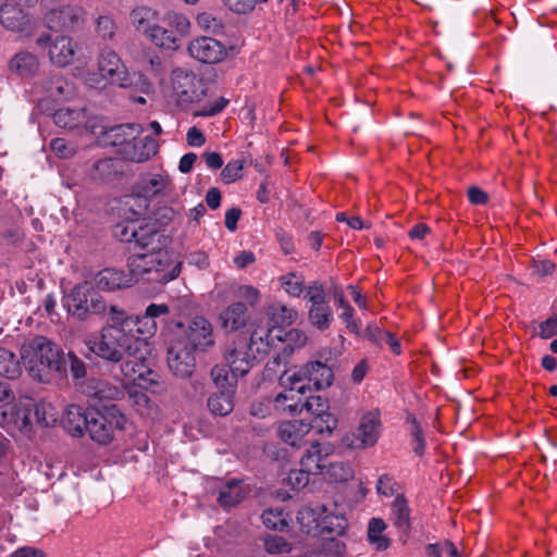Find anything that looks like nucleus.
<instances>
[{
    "instance_id": "obj_57",
    "label": "nucleus",
    "mask_w": 557,
    "mask_h": 557,
    "mask_svg": "<svg viewBox=\"0 0 557 557\" xmlns=\"http://www.w3.org/2000/svg\"><path fill=\"white\" fill-rule=\"evenodd\" d=\"M409 420L411 423L412 449L417 455L421 456L425 447L423 432L414 417H411Z\"/></svg>"
},
{
    "instance_id": "obj_55",
    "label": "nucleus",
    "mask_w": 557,
    "mask_h": 557,
    "mask_svg": "<svg viewBox=\"0 0 557 557\" xmlns=\"http://www.w3.org/2000/svg\"><path fill=\"white\" fill-rule=\"evenodd\" d=\"M197 24L205 30L212 33H219L223 28V24L220 18L214 16L210 12H201L196 17Z\"/></svg>"
},
{
    "instance_id": "obj_51",
    "label": "nucleus",
    "mask_w": 557,
    "mask_h": 557,
    "mask_svg": "<svg viewBox=\"0 0 557 557\" xmlns=\"http://www.w3.org/2000/svg\"><path fill=\"white\" fill-rule=\"evenodd\" d=\"M95 30L102 39H112L117 30V26L111 15L102 14L96 18Z\"/></svg>"
},
{
    "instance_id": "obj_23",
    "label": "nucleus",
    "mask_w": 557,
    "mask_h": 557,
    "mask_svg": "<svg viewBox=\"0 0 557 557\" xmlns=\"http://www.w3.org/2000/svg\"><path fill=\"white\" fill-rule=\"evenodd\" d=\"M0 23L9 30L25 33L30 29V18L21 8L4 3L0 8Z\"/></svg>"
},
{
    "instance_id": "obj_10",
    "label": "nucleus",
    "mask_w": 557,
    "mask_h": 557,
    "mask_svg": "<svg viewBox=\"0 0 557 557\" xmlns=\"http://www.w3.org/2000/svg\"><path fill=\"white\" fill-rule=\"evenodd\" d=\"M86 21V12L77 3L59 2L53 4L44 16V23L53 32H74Z\"/></svg>"
},
{
    "instance_id": "obj_26",
    "label": "nucleus",
    "mask_w": 557,
    "mask_h": 557,
    "mask_svg": "<svg viewBox=\"0 0 557 557\" xmlns=\"http://www.w3.org/2000/svg\"><path fill=\"white\" fill-rule=\"evenodd\" d=\"M90 408L79 405H69L64 411L63 425L72 436H83L88 425Z\"/></svg>"
},
{
    "instance_id": "obj_45",
    "label": "nucleus",
    "mask_w": 557,
    "mask_h": 557,
    "mask_svg": "<svg viewBox=\"0 0 557 557\" xmlns=\"http://www.w3.org/2000/svg\"><path fill=\"white\" fill-rule=\"evenodd\" d=\"M308 318L313 326L320 331H324L330 327L333 321V311L329 304L311 306Z\"/></svg>"
},
{
    "instance_id": "obj_47",
    "label": "nucleus",
    "mask_w": 557,
    "mask_h": 557,
    "mask_svg": "<svg viewBox=\"0 0 557 557\" xmlns=\"http://www.w3.org/2000/svg\"><path fill=\"white\" fill-rule=\"evenodd\" d=\"M33 422L48 426L57 421V412L52 404L34 399V407H32Z\"/></svg>"
},
{
    "instance_id": "obj_32",
    "label": "nucleus",
    "mask_w": 557,
    "mask_h": 557,
    "mask_svg": "<svg viewBox=\"0 0 557 557\" xmlns=\"http://www.w3.org/2000/svg\"><path fill=\"white\" fill-rule=\"evenodd\" d=\"M42 89L48 99L61 101L74 96L73 84L60 75H53L42 82Z\"/></svg>"
},
{
    "instance_id": "obj_49",
    "label": "nucleus",
    "mask_w": 557,
    "mask_h": 557,
    "mask_svg": "<svg viewBox=\"0 0 557 557\" xmlns=\"http://www.w3.org/2000/svg\"><path fill=\"white\" fill-rule=\"evenodd\" d=\"M283 344L282 349H286L288 356H290L296 348L305 346L307 343L306 334L297 329H292L287 332L282 333V339H277Z\"/></svg>"
},
{
    "instance_id": "obj_37",
    "label": "nucleus",
    "mask_w": 557,
    "mask_h": 557,
    "mask_svg": "<svg viewBox=\"0 0 557 557\" xmlns=\"http://www.w3.org/2000/svg\"><path fill=\"white\" fill-rule=\"evenodd\" d=\"M391 519L393 524L403 532L410 530V508L404 495H397L391 506Z\"/></svg>"
},
{
    "instance_id": "obj_20",
    "label": "nucleus",
    "mask_w": 557,
    "mask_h": 557,
    "mask_svg": "<svg viewBox=\"0 0 557 557\" xmlns=\"http://www.w3.org/2000/svg\"><path fill=\"white\" fill-rule=\"evenodd\" d=\"M157 151L158 144L152 137L139 135L131 139L124 149H120L124 159L138 163L149 160Z\"/></svg>"
},
{
    "instance_id": "obj_15",
    "label": "nucleus",
    "mask_w": 557,
    "mask_h": 557,
    "mask_svg": "<svg viewBox=\"0 0 557 557\" xmlns=\"http://www.w3.org/2000/svg\"><path fill=\"white\" fill-rule=\"evenodd\" d=\"M187 50L191 58L207 64L219 63L227 55L226 47L221 41L207 36L193 39Z\"/></svg>"
},
{
    "instance_id": "obj_33",
    "label": "nucleus",
    "mask_w": 557,
    "mask_h": 557,
    "mask_svg": "<svg viewBox=\"0 0 557 557\" xmlns=\"http://www.w3.org/2000/svg\"><path fill=\"white\" fill-rule=\"evenodd\" d=\"M129 22L136 32L146 36L159 23V13L149 7L139 5L131 11Z\"/></svg>"
},
{
    "instance_id": "obj_35",
    "label": "nucleus",
    "mask_w": 557,
    "mask_h": 557,
    "mask_svg": "<svg viewBox=\"0 0 557 557\" xmlns=\"http://www.w3.org/2000/svg\"><path fill=\"white\" fill-rule=\"evenodd\" d=\"M39 63L33 53L28 51L17 52L9 63V69L12 73L17 74L18 76H33L38 71Z\"/></svg>"
},
{
    "instance_id": "obj_31",
    "label": "nucleus",
    "mask_w": 557,
    "mask_h": 557,
    "mask_svg": "<svg viewBox=\"0 0 557 557\" xmlns=\"http://www.w3.org/2000/svg\"><path fill=\"white\" fill-rule=\"evenodd\" d=\"M75 55L74 44L71 37L59 36L52 41L49 49L50 61L58 66H66Z\"/></svg>"
},
{
    "instance_id": "obj_18",
    "label": "nucleus",
    "mask_w": 557,
    "mask_h": 557,
    "mask_svg": "<svg viewBox=\"0 0 557 557\" xmlns=\"http://www.w3.org/2000/svg\"><path fill=\"white\" fill-rule=\"evenodd\" d=\"M267 314L269 319L268 325L258 326L257 329L270 330L269 341L272 347L274 339H282L283 329L289 326L295 321L297 313L284 305H273L268 309Z\"/></svg>"
},
{
    "instance_id": "obj_13",
    "label": "nucleus",
    "mask_w": 557,
    "mask_h": 557,
    "mask_svg": "<svg viewBox=\"0 0 557 557\" xmlns=\"http://www.w3.org/2000/svg\"><path fill=\"white\" fill-rule=\"evenodd\" d=\"M195 351L182 341L174 338L168 349V366L174 375L189 377L196 368Z\"/></svg>"
},
{
    "instance_id": "obj_38",
    "label": "nucleus",
    "mask_w": 557,
    "mask_h": 557,
    "mask_svg": "<svg viewBox=\"0 0 557 557\" xmlns=\"http://www.w3.org/2000/svg\"><path fill=\"white\" fill-rule=\"evenodd\" d=\"M284 387V392L278 393L274 398V406L275 409L278 411H282L284 413L292 414L290 409L288 408V405L296 403V401H302L301 395H304L306 391L305 384L297 385H281Z\"/></svg>"
},
{
    "instance_id": "obj_17",
    "label": "nucleus",
    "mask_w": 557,
    "mask_h": 557,
    "mask_svg": "<svg viewBox=\"0 0 557 557\" xmlns=\"http://www.w3.org/2000/svg\"><path fill=\"white\" fill-rule=\"evenodd\" d=\"M170 313V307L165 304H150L145 312L131 317V326H136V332L143 336H152L158 329L159 322H164V317Z\"/></svg>"
},
{
    "instance_id": "obj_43",
    "label": "nucleus",
    "mask_w": 557,
    "mask_h": 557,
    "mask_svg": "<svg viewBox=\"0 0 557 557\" xmlns=\"http://www.w3.org/2000/svg\"><path fill=\"white\" fill-rule=\"evenodd\" d=\"M22 374V367L15 354L0 346V376L16 380Z\"/></svg>"
},
{
    "instance_id": "obj_30",
    "label": "nucleus",
    "mask_w": 557,
    "mask_h": 557,
    "mask_svg": "<svg viewBox=\"0 0 557 557\" xmlns=\"http://www.w3.org/2000/svg\"><path fill=\"white\" fill-rule=\"evenodd\" d=\"M87 394L89 397L102 400H120L124 397V386L115 385L103 380H90L87 384Z\"/></svg>"
},
{
    "instance_id": "obj_9",
    "label": "nucleus",
    "mask_w": 557,
    "mask_h": 557,
    "mask_svg": "<svg viewBox=\"0 0 557 557\" xmlns=\"http://www.w3.org/2000/svg\"><path fill=\"white\" fill-rule=\"evenodd\" d=\"M171 83L173 97L182 109L200 102L207 95L206 82L194 72L176 69L172 72Z\"/></svg>"
},
{
    "instance_id": "obj_36",
    "label": "nucleus",
    "mask_w": 557,
    "mask_h": 557,
    "mask_svg": "<svg viewBox=\"0 0 557 557\" xmlns=\"http://www.w3.org/2000/svg\"><path fill=\"white\" fill-rule=\"evenodd\" d=\"M55 125L62 128L74 129L86 122L84 108H60L53 114Z\"/></svg>"
},
{
    "instance_id": "obj_48",
    "label": "nucleus",
    "mask_w": 557,
    "mask_h": 557,
    "mask_svg": "<svg viewBox=\"0 0 557 557\" xmlns=\"http://www.w3.org/2000/svg\"><path fill=\"white\" fill-rule=\"evenodd\" d=\"M288 352L286 349H282L280 354L270 359L263 370V376L267 380H273L278 375V377L284 373V371H288L286 369L288 364Z\"/></svg>"
},
{
    "instance_id": "obj_11",
    "label": "nucleus",
    "mask_w": 557,
    "mask_h": 557,
    "mask_svg": "<svg viewBox=\"0 0 557 557\" xmlns=\"http://www.w3.org/2000/svg\"><path fill=\"white\" fill-rule=\"evenodd\" d=\"M170 185L169 176L162 173H146L141 175L133 187L132 198L135 201L144 202L139 205L140 210L136 214L140 215L146 210L148 200L162 195Z\"/></svg>"
},
{
    "instance_id": "obj_21",
    "label": "nucleus",
    "mask_w": 557,
    "mask_h": 557,
    "mask_svg": "<svg viewBox=\"0 0 557 557\" xmlns=\"http://www.w3.org/2000/svg\"><path fill=\"white\" fill-rule=\"evenodd\" d=\"M331 453L332 447L330 444L312 442L300 458V467L314 475L320 474L326 468L325 459Z\"/></svg>"
},
{
    "instance_id": "obj_63",
    "label": "nucleus",
    "mask_w": 557,
    "mask_h": 557,
    "mask_svg": "<svg viewBox=\"0 0 557 557\" xmlns=\"http://www.w3.org/2000/svg\"><path fill=\"white\" fill-rule=\"evenodd\" d=\"M165 21L168 24L174 28L181 34H186L189 29V21L187 17L180 13L170 12L165 15Z\"/></svg>"
},
{
    "instance_id": "obj_44",
    "label": "nucleus",
    "mask_w": 557,
    "mask_h": 557,
    "mask_svg": "<svg viewBox=\"0 0 557 557\" xmlns=\"http://www.w3.org/2000/svg\"><path fill=\"white\" fill-rule=\"evenodd\" d=\"M146 37L156 46H159L161 48L171 50H175L177 48V40L173 32L165 29L158 23L154 24V26L150 29V33H148Z\"/></svg>"
},
{
    "instance_id": "obj_46",
    "label": "nucleus",
    "mask_w": 557,
    "mask_h": 557,
    "mask_svg": "<svg viewBox=\"0 0 557 557\" xmlns=\"http://www.w3.org/2000/svg\"><path fill=\"white\" fill-rule=\"evenodd\" d=\"M210 375L218 389L236 393L238 376L228 375V370L224 366H214Z\"/></svg>"
},
{
    "instance_id": "obj_50",
    "label": "nucleus",
    "mask_w": 557,
    "mask_h": 557,
    "mask_svg": "<svg viewBox=\"0 0 557 557\" xmlns=\"http://www.w3.org/2000/svg\"><path fill=\"white\" fill-rule=\"evenodd\" d=\"M261 518L263 524L271 530L284 531L288 527V521L282 509H265Z\"/></svg>"
},
{
    "instance_id": "obj_22",
    "label": "nucleus",
    "mask_w": 557,
    "mask_h": 557,
    "mask_svg": "<svg viewBox=\"0 0 557 557\" xmlns=\"http://www.w3.org/2000/svg\"><path fill=\"white\" fill-rule=\"evenodd\" d=\"M250 313L247 305L236 301L227 306L219 315V322L223 330L236 332L246 326Z\"/></svg>"
},
{
    "instance_id": "obj_12",
    "label": "nucleus",
    "mask_w": 557,
    "mask_h": 557,
    "mask_svg": "<svg viewBox=\"0 0 557 557\" xmlns=\"http://www.w3.org/2000/svg\"><path fill=\"white\" fill-rule=\"evenodd\" d=\"M184 341L194 350L205 351L214 345L213 327L203 317L193 318L183 333L175 337Z\"/></svg>"
},
{
    "instance_id": "obj_29",
    "label": "nucleus",
    "mask_w": 557,
    "mask_h": 557,
    "mask_svg": "<svg viewBox=\"0 0 557 557\" xmlns=\"http://www.w3.org/2000/svg\"><path fill=\"white\" fill-rule=\"evenodd\" d=\"M381 422L377 414L373 412L366 413L355 432L356 438L362 447L373 446L380 434Z\"/></svg>"
},
{
    "instance_id": "obj_40",
    "label": "nucleus",
    "mask_w": 557,
    "mask_h": 557,
    "mask_svg": "<svg viewBox=\"0 0 557 557\" xmlns=\"http://www.w3.org/2000/svg\"><path fill=\"white\" fill-rule=\"evenodd\" d=\"M363 337L379 346L387 345L396 355L401 352L398 339L391 332L381 330L375 325H368L363 332Z\"/></svg>"
},
{
    "instance_id": "obj_53",
    "label": "nucleus",
    "mask_w": 557,
    "mask_h": 557,
    "mask_svg": "<svg viewBox=\"0 0 557 557\" xmlns=\"http://www.w3.org/2000/svg\"><path fill=\"white\" fill-rule=\"evenodd\" d=\"M244 161L240 159L230 161L222 170L221 177L224 183L230 184L243 176Z\"/></svg>"
},
{
    "instance_id": "obj_8",
    "label": "nucleus",
    "mask_w": 557,
    "mask_h": 557,
    "mask_svg": "<svg viewBox=\"0 0 557 557\" xmlns=\"http://www.w3.org/2000/svg\"><path fill=\"white\" fill-rule=\"evenodd\" d=\"M333 370L321 361H310L299 369L284 371L280 376V385L305 384L306 391H320L329 387L333 382Z\"/></svg>"
},
{
    "instance_id": "obj_5",
    "label": "nucleus",
    "mask_w": 557,
    "mask_h": 557,
    "mask_svg": "<svg viewBox=\"0 0 557 557\" xmlns=\"http://www.w3.org/2000/svg\"><path fill=\"white\" fill-rule=\"evenodd\" d=\"M270 330L256 329L248 345L238 344L228 347L224 352L226 364L234 376L246 375L252 367L271 350Z\"/></svg>"
},
{
    "instance_id": "obj_28",
    "label": "nucleus",
    "mask_w": 557,
    "mask_h": 557,
    "mask_svg": "<svg viewBox=\"0 0 557 557\" xmlns=\"http://www.w3.org/2000/svg\"><path fill=\"white\" fill-rule=\"evenodd\" d=\"M311 428V423L304 420L287 421L280 424L277 434L284 443L293 447H300Z\"/></svg>"
},
{
    "instance_id": "obj_3",
    "label": "nucleus",
    "mask_w": 557,
    "mask_h": 557,
    "mask_svg": "<svg viewBox=\"0 0 557 557\" xmlns=\"http://www.w3.org/2000/svg\"><path fill=\"white\" fill-rule=\"evenodd\" d=\"M86 83L101 89L107 84L121 88H136L143 92L149 89L147 78L138 72H128L115 51L109 48L101 50L98 58V72L88 74Z\"/></svg>"
},
{
    "instance_id": "obj_60",
    "label": "nucleus",
    "mask_w": 557,
    "mask_h": 557,
    "mask_svg": "<svg viewBox=\"0 0 557 557\" xmlns=\"http://www.w3.org/2000/svg\"><path fill=\"white\" fill-rule=\"evenodd\" d=\"M306 297L311 302V306H320L327 304L326 294L322 284L318 282H313L308 288L306 293Z\"/></svg>"
},
{
    "instance_id": "obj_61",
    "label": "nucleus",
    "mask_w": 557,
    "mask_h": 557,
    "mask_svg": "<svg viewBox=\"0 0 557 557\" xmlns=\"http://www.w3.org/2000/svg\"><path fill=\"white\" fill-rule=\"evenodd\" d=\"M66 369H70L72 376L76 380L86 375V366L83 360L77 358L73 352L65 355Z\"/></svg>"
},
{
    "instance_id": "obj_58",
    "label": "nucleus",
    "mask_w": 557,
    "mask_h": 557,
    "mask_svg": "<svg viewBox=\"0 0 557 557\" xmlns=\"http://www.w3.org/2000/svg\"><path fill=\"white\" fill-rule=\"evenodd\" d=\"M313 473L307 472L306 469L301 468L298 470H292L288 473L287 482L294 490H301L306 487L310 482V475Z\"/></svg>"
},
{
    "instance_id": "obj_54",
    "label": "nucleus",
    "mask_w": 557,
    "mask_h": 557,
    "mask_svg": "<svg viewBox=\"0 0 557 557\" xmlns=\"http://www.w3.org/2000/svg\"><path fill=\"white\" fill-rule=\"evenodd\" d=\"M264 548L269 554H283L290 552L292 545L283 536L271 535L264 540Z\"/></svg>"
},
{
    "instance_id": "obj_39",
    "label": "nucleus",
    "mask_w": 557,
    "mask_h": 557,
    "mask_svg": "<svg viewBox=\"0 0 557 557\" xmlns=\"http://www.w3.org/2000/svg\"><path fill=\"white\" fill-rule=\"evenodd\" d=\"M235 393L230 391H220L212 394L208 400L207 406L210 412L214 416L225 417L234 409Z\"/></svg>"
},
{
    "instance_id": "obj_59",
    "label": "nucleus",
    "mask_w": 557,
    "mask_h": 557,
    "mask_svg": "<svg viewBox=\"0 0 557 557\" xmlns=\"http://www.w3.org/2000/svg\"><path fill=\"white\" fill-rule=\"evenodd\" d=\"M222 2L235 14H248L255 9L257 0H222Z\"/></svg>"
},
{
    "instance_id": "obj_7",
    "label": "nucleus",
    "mask_w": 557,
    "mask_h": 557,
    "mask_svg": "<svg viewBox=\"0 0 557 557\" xmlns=\"http://www.w3.org/2000/svg\"><path fill=\"white\" fill-rule=\"evenodd\" d=\"M125 416L116 405L102 406L100 409L90 408L88 432L90 438L99 444H108L112 441L115 430L124 429Z\"/></svg>"
},
{
    "instance_id": "obj_14",
    "label": "nucleus",
    "mask_w": 557,
    "mask_h": 557,
    "mask_svg": "<svg viewBox=\"0 0 557 557\" xmlns=\"http://www.w3.org/2000/svg\"><path fill=\"white\" fill-rule=\"evenodd\" d=\"M34 398L20 397L10 409L0 411V426L8 430L27 431L33 424Z\"/></svg>"
},
{
    "instance_id": "obj_62",
    "label": "nucleus",
    "mask_w": 557,
    "mask_h": 557,
    "mask_svg": "<svg viewBox=\"0 0 557 557\" xmlns=\"http://www.w3.org/2000/svg\"><path fill=\"white\" fill-rule=\"evenodd\" d=\"M51 150L60 158H70L75 154V148L69 145L64 138H53L50 141Z\"/></svg>"
},
{
    "instance_id": "obj_27",
    "label": "nucleus",
    "mask_w": 557,
    "mask_h": 557,
    "mask_svg": "<svg viewBox=\"0 0 557 557\" xmlns=\"http://www.w3.org/2000/svg\"><path fill=\"white\" fill-rule=\"evenodd\" d=\"M326 508L324 505L304 506L297 513V521L306 533H311L319 528L326 529L325 520L327 516H324Z\"/></svg>"
},
{
    "instance_id": "obj_56",
    "label": "nucleus",
    "mask_w": 557,
    "mask_h": 557,
    "mask_svg": "<svg viewBox=\"0 0 557 557\" xmlns=\"http://www.w3.org/2000/svg\"><path fill=\"white\" fill-rule=\"evenodd\" d=\"M137 227L138 223L134 221L128 223H119L114 227V236L121 242L134 243Z\"/></svg>"
},
{
    "instance_id": "obj_2",
    "label": "nucleus",
    "mask_w": 557,
    "mask_h": 557,
    "mask_svg": "<svg viewBox=\"0 0 557 557\" xmlns=\"http://www.w3.org/2000/svg\"><path fill=\"white\" fill-rule=\"evenodd\" d=\"M21 357L29 374L40 382L50 375L66 373L65 354L49 338L36 336L21 350Z\"/></svg>"
},
{
    "instance_id": "obj_25",
    "label": "nucleus",
    "mask_w": 557,
    "mask_h": 557,
    "mask_svg": "<svg viewBox=\"0 0 557 557\" xmlns=\"http://www.w3.org/2000/svg\"><path fill=\"white\" fill-rule=\"evenodd\" d=\"M141 132L143 127L140 124L127 123L108 128L102 133V137L107 145L124 149L125 145L128 144L131 139H134V137L140 135Z\"/></svg>"
},
{
    "instance_id": "obj_41",
    "label": "nucleus",
    "mask_w": 557,
    "mask_h": 557,
    "mask_svg": "<svg viewBox=\"0 0 557 557\" xmlns=\"http://www.w3.org/2000/svg\"><path fill=\"white\" fill-rule=\"evenodd\" d=\"M386 523L381 518H372L368 523V541L377 552L386 550L391 546V540L383 534Z\"/></svg>"
},
{
    "instance_id": "obj_19",
    "label": "nucleus",
    "mask_w": 557,
    "mask_h": 557,
    "mask_svg": "<svg viewBox=\"0 0 557 557\" xmlns=\"http://www.w3.org/2000/svg\"><path fill=\"white\" fill-rule=\"evenodd\" d=\"M135 248L144 251H166V238L165 236L156 227L154 223L147 222L145 224H138L135 237Z\"/></svg>"
},
{
    "instance_id": "obj_24",
    "label": "nucleus",
    "mask_w": 557,
    "mask_h": 557,
    "mask_svg": "<svg viewBox=\"0 0 557 557\" xmlns=\"http://www.w3.org/2000/svg\"><path fill=\"white\" fill-rule=\"evenodd\" d=\"M95 284L101 290H116L129 287L134 284L131 273L125 274L123 271L107 268L97 273Z\"/></svg>"
},
{
    "instance_id": "obj_52",
    "label": "nucleus",
    "mask_w": 557,
    "mask_h": 557,
    "mask_svg": "<svg viewBox=\"0 0 557 557\" xmlns=\"http://www.w3.org/2000/svg\"><path fill=\"white\" fill-rule=\"evenodd\" d=\"M326 473L335 482H345L354 476L351 468L342 461L326 465Z\"/></svg>"
},
{
    "instance_id": "obj_42",
    "label": "nucleus",
    "mask_w": 557,
    "mask_h": 557,
    "mask_svg": "<svg viewBox=\"0 0 557 557\" xmlns=\"http://www.w3.org/2000/svg\"><path fill=\"white\" fill-rule=\"evenodd\" d=\"M121 173V162L114 158H104L96 161L90 170L94 180L108 181Z\"/></svg>"
},
{
    "instance_id": "obj_34",
    "label": "nucleus",
    "mask_w": 557,
    "mask_h": 557,
    "mask_svg": "<svg viewBox=\"0 0 557 557\" xmlns=\"http://www.w3.org/2000/svg\"><path fill=\"white\" fill-rule=\"evenodd\" d=\"M245 497L243 481L232 479L219 488L218 503L223 508H231L239 504Z\"/></svg>"
},
{
    "instance_id": "obj_4",
    "label": "nucleus",
    "mask_w": 557,
    "mask_h": 557,
    "mask_svg": "<svg viewBox=\"0 0 557 557\" xmlns=\"http://www.w3.org/2000/svg\"><path fill=\"white\" fill-rule=\"evenodd\" d=\"M127 267L134 283L145 280L166 284L180 275L182 262L172 260L168 251H144L132 255Z\"/></svg>"
},
{
    "instance_id": "obj_16",
    "label": "nucleus",
    "mask_w": 557,
    "mask_h": 557,
    "mask_svg": "<svg viewBox=\"0 0 557 557\" xmlns=\"http://www.w3.org/2000/svg\"><path fill=\"white\" fill-rule=\"evenodd\" d=\"M288 408L292 411V416L299 414L304 410L315 416V419H320L325 424V426H319L321 432L325 430L331 433L336 426L337 421L332 413L326 411V400L321 396H308L302 401L288 405Z\"/></svg>"
},
{
    "instance_id": "obj_64",
    "label": "nucleus",
    "mask_w": 557,
    "mask_h": 557,
    "mask_svg": "<svg viewBox=\"0 0 557 557\" xmlns=\"http://www.w3.org/2000/svg\"><path fill=\"white\" fill-rule=\"evenodd\" d=\"M282 284L285 290L294 297L300 296L304 290V282L296 280V275L294 273L283 276Z\"/></svg>"
},
{
    "instance_id": "obj_6",
    "label": "nucleus",
    "mask_w": 557,
    "mask_h": 557,
    "mask_svg": "<svg viewBox=\"0 0 557 557\" xmlns=\"http://www.w3.org/2000/svg\"><path fill=\"white\" fill-rule=\"evenodd\" d=\"M62 305L69 315L78 321L103 317L109 309L103 297L88 282L76 284L63 296Z\"/></svg>"
},
{
    "instance_id": "obj_1",
    "label": "nucleus",
    "mask_w": 557,
    "mask_h": 557,
    "mask_svg": "<svg viewBox=\"0 0 557 557\" xmlns=\"http://www.w3.org/2000/svg\"><path fill=\"white\" fill-rule=\"evenodd\" d=\"M109 313L111 323L87 341L89 350L109 363L119 364L120 375L138 386L158 384V374L147 362L149 344L132 334L133 319L115 305L109 306Z\"/></svg>"
}]
</instances>
